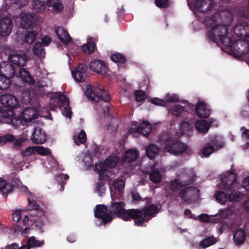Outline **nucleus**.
Returning a JSON list of instances; mask_svg holds the SVG:
<instances>
[{
  "label": "nucleus",
  "instance_id": "1",
  "mask_svg": "<svg viewBox=\"0 0 249 249\" xmlns=\"http://www.w3.org/2000/svg\"><path fill=\"white\" fill-rule=\"evenodd\" d=\"M205 23L208 28H211L208 34L210 39L213 41L220 40L226 46H232L236 41L229 36L227 25H216L213 18L206 19Z\"/></svg>",
  "mask_w": 249,
  "mask_h": 249
},
{
  "label": "nucleus",
  "instance_id": "2",
  "mask_svg": "<svg viewBox=\"0 0 249 249\" xmlns=\"http://www.w3.org/2000/svg\"><path fill=\"white\" fill-rule=\"evenodd\" d=\"M158 206L152 204L145 207L142 210L131 211L130 214L137 216L136 219V225L137 226L142 225L144 222L149 220L152 217L154 216L158 212Z\"/></svg>",
  "mask_w": 249,
  "mask_h": 249
},
{
  "label": "nucleus",
  "instance_id": "3",
  "mask_svg": "<svg viewBox=\"0 0 249 249\" xmlns=\"http://www.w3.org/2000/svg\"><path fill=\"white\" fill-rule=\"evenodd\" d=\"M177 178L171 181L170 188L174 191H178L181 187L192 183L196 179L194 175H190L188 171L183 169L178 173Z\"/></svg>",
  "mask_w": 249,
  "mask_h": 249
},
{
  "label": "nucleus",
  "instance_id": "4",
  "mask_svg": "<svg viewBox=\"0 0 249 249\" xmlns=\"http://www.w3.org/2000/svg\"><path fill=\"white\" fill-rule=\"evenodd\" d=\"M86 96L90 100L98 102L100 99L105 102L110 100L109 94L104 91L102 88L96 89L93 90L91 85H87L86 87Z\"/></svg>",
  "mask_w": 249,
  "mask_h": 249
},
{
  "label": "nucleus",
  "instance_id": "5",
  "mask_svg": "<svg viewBox=\"0 0 249 249\" xmlns=\"http://www.w3.org/2000/svg\"><path fill=\"white\" fill-rule=\"evenodd\" d=\"M187 149L185 144L170 138L165 142V150L174 155L182 154Z\"/></svg>",
  "mask_w": 249,
  "mask_h": 249
},
{
  "label": "nucleus",
  "instance_id": "6",
  "mask_svg": "<svg viewBox=\"0 0 249 249\" xmlns=\"http://www.w3.org/2000/svg\"><path fill=\"white\" fill-rule=\"evenodd\" d=\"M118 160L117 157L115 156H109L104 162L96 163L95 169L100 175L106 171H107V173H108V169L114 167L116 165Z\"/></svg>",
  "mask_w": 249,
  "mask_h": 249
},
{
  "label": "nucleus",
  "instance_id": "7",
  "mask_svg": "<svg viewBox=\"0 0 249 249\" xmlns=\"http://www.w3.org/2000/svg\"><path fill=\"white\" fill-rule=\"evenodd\" d=\"M242 197V194L239 192H234L229 195H227L222 191H219L215 194L216 200L219 203L224 204L227 201H238Z\"/></svg>",
  "mask_w": 249,
  "mask_h": 249
},
{
  "label": "nucleus",
  "instance_id": "8",
  "mask_svg": "<svg viewBox=\"0 0 249 249\" xmlns=\"http://www.w3.org/2000/svg\"><path fill=\"white\" fill-rule=\"evenodd\" d=\"M94 216L101 219L102 220L101 224L102 222L106 223L113 219L110 212L107 211V206L104 205H99L96 206L94 211Z\"/></svg>",
  "mask_w": 249,
  "mask_h": 249
},
{
  "label": "nucleus",
  "instance_id": "9",
  "mask_svg": "<svg viewBox=\"0 0 249 249\" xmlns=\"http://www.w3.org/2000/svg\"><path fill=\"white\" fill-rule=\"evenodd\" d=\"M233 31L235 35L241 39L249 37V24L246 22H238L234 26Z\"/></svg>",
  "mask_w": 249,
  "mask_h": 249
},
{
  "label": "nucleus",
  "instance_id": "10",
  "mask_svg": "<svg viewBox=\"0 0 249 249\" xmlns=\"http://www.w3.org/2000/svg\"><path fill=\"white\" fill-rule=\"evenodd\" d=\"M0 102L4 107L14 109L19 106V101L17 97L10 94H6L0 96Z\"/></svg>",
  "mask_w": 249,
  "mask_h": 249
},
{
  "label": "nucleus",
  "instance_id": "11",
  "mask_svg": "<svg viewBox=\"0 0 249 249\" xmlns=\"http://www.w3.org/2000/svg\"><path fill=\"white\" fill-rule=\"evenodd\" d=\"M26 219L27 221L30 220L33 222L36 227L40 229L43 225V212L42 210L38 211V212H32L29 217L27 215L25 216L24 222H25Z\"/></svg>",
  "mask_w": 249,
  "mask_h": 249
},
{
  "label": "nucleus",
  "instance_id": "12",
  "mask_svg": "<svg viewBox=\"0 0 249 249\" xmlns=\"http://www.w3.org/2000/svg\"><path fill=\"white\" fill-rule=\"evenodd\" d=\"M20 25L23 28H28L33 26L36 21L34 14L22 12L19 15Z\"/></svg>",
  "mask_w": 249,
  "mask_h": 249
},
{
  "label": "nucleus",
  "instance_id": "13",
  "mask_svg": "<svg viewBox=\"0 0 249 249\" xmlns=\"http://www.w3.org/2000/svg\"><path fill=\"white\" fill-rule=\"evenodd\" d=\"M124 182L122 179H117L113 181L111 188V196L112 199L119 198L124 192Z\"/></svg>",
  "mask_w": 249,
  "mask_h": 249
},
{
  "label": "nucleus",
  "instance_id": "14",
  "mask_svg": "<svg viewBox=\"0 0 249 249\" xmlns=\"http://www.w3.org/2000/svg\"><path fill=\"white\" fill-rule=\"evenodd\" d=\"M14 109H2L0 110V114L2 117V121L7 124H17L19 120L15 116Z\"/></svg>",
  "mask_w": 249,
  "mask_h": 249
},
{
  "label": "nucleus",
  "instance_id": "15",
  "mask_svg": "<svg viewBox=\"0 0 249 249\" xmlns=\"http://www.w3.org/2000/svg\"><path fill=\"white\" fill-rule=\"evenodd\" d=\"M23 120L26 122H31L39 116L37 110L33 107L25 108L21 113Z\"/></svg>",
  "mask_w": 249,
  "mask_h": 249
},
{
  "label": "nucleus",
  "instance_id": "16",
  "mask_svg": "<svg viewBox=\"0 0 249 249\" xmlns=\"http://www.w3.org/2000/svg\"><path fill=\"white\" fill-rule=\"evenodd\" d=\"M198 190L195 187H185L179 194V196L185 201H189L193 198L196 197L198 194Z\"/></svg>",
  "mask_w": 249,
  "mask_h": 249
},
{
  "label": "nucleus",
  "instance_id": "17",
  "mask_svg": "<svg viewBox=\"0 0 249 249\" xmlns=\"http://www.w3.org/2000/svg\"><path fill=\"white\" fill-rule=\"evenodd\" d=\"M57 99L62 104L61 107V110L62 114L67 117L71 118L72 114L70 107L69 106V101L67 97L62 94H59L57 96Z\"/></svg>",
  "mask_w": 249,
  "mask_h": 249
},
{
  "label": "nucleus",
  "instance_id": "18",
  "mask_svg": "<svg viewBox=\"0 0 249 249\" xmlns=\"http://www.w3.org/2000/svg\"><path fill=\"white\" fill-rule=\"evenodd\" d=\"M91 70L101 74H105L107 71V69L105 63L100 60H94L89 64Z\"/></svg>",
  "mask_w": 249,
  "mask_h": 249
},
{
  "label": "nucleus",
  "instance_id": "19",
  "mask_svg": "<svg viewBox=\"0 0 249 249\" xmlns=\"http://www.w3.org/2000/svg\"><path fill=\"white\" fill-rule=\"evenodd\" d=\"M179 101L178 97L177 95L172 94H167L165 97V100H161L158 98H152L150 99V102L155 105L164 107L166 103H174Z\"/></svg>",
  "mask_w": 249,
  "mask_h": 249
},
{
  "label": "nucleus",
  "instance_id": "20",
  "mask_svg": "<svg viewBox=\"0 0 249 249\" xmlns=\"http://www.w3.org/2000/svg\"><path fill=\"white\" fill-rule=\"evenodd\" d=\"M236 179V177L234 173L227 172L222 175L220 182L224 188L229 189Z\"/></svg>",
  "mask_w": 249,
  "mask_h": 249
},
{
  "label": "nucleus",
  "instance_id": "21",
  "mask_svg": "<svg viewBox=\"0 0 249 249\" xmlns=\"http://www.w3.org/2000/svg\"><path fill=\"white\" fill-rule=\"evenodd\" d=\"M12 30V21L10 18L5 17L0 19V35H9Z\"/></svg>",
  "mask_w": 249,
  "mask_h": 249
},
{
  "label": "nucleus",
  "instance_id": "22",
  "mask_svg": "<svg viewBox=\"0 0 249 249\" xmlns=\"http://www.w3.org/2000/svg\"><path fill=\"white\" fill-rule=\"evenodd\" d=\"M31 140L34 143L42 144L46 140V134L40 127H36L31 136Z\"/></svg>",
  "mask_w": 249,
  "mask_h": 249
},
{
  "label": "nucleus",
  "instance_id": "23",
  "mask_svg": "<svg viewBox=\"0 0 249 249\" xmlns=\"http://www.w3.org/2000/svg\"><path fill=\"white\" fill-rule=\"evenodd\" d=\"M212 0H197L194 2V8L201 12H207L212 7Z\"/></svg>",
  "mask_w": 249,
  "mask_h": 249
},
{
  "label": "nucleus",
  "instance_id": "24",
  "mask_svg": "<svg viewBox=\"0 0 249 249\" xmlns=\"http://www.w3.org/2000/svg\"><path fill=\"white\" fill-rule=\"evenodd\" d=\"M87 70V67L85 65L80 64L75 71L71 72L74 79L77 82H83L85 79Z\"/></svg>",
  "mask_w": 249,
  "mask_h": 249
},
{
  "label": "nucleus",
  "instance_id": "25",
  "mask_svg": "<svg viewBox=\"0 0 249 249\" xmlns=\"http://www.w3.org/2000/svg\"><path fill=\"white\" fill-rule=\"evenodd\" d=\"M151 130V127L150 124L147 121H143L141 123L139 126L134 130L133 128H131L129 130L130 133L133 134L137 132L139 133H141L144 136H146L149 134Z\"/></svg>",
  "mask_w": 249,
  "mask_h": 249
},
{
  "label": "nucleus",
  "instance_id": "26",
  "mask_svg": "<svg viewBox=\"0 0 249 249\" xmlns=\"http://www.w3.org/2000/svg\"><path fill=\"white\" fill-rule=\"evenodd\" d=\"M9 59L16 65L24 66L27 60V57L24 53H14L9 56Z\"/></svg>",
  "mask_w": 249,
  "mask_h": 249
},
{
  "label": "nucleus",
  "instance_id": "27",
  "mask_svg": "<svg viewBox=\"0 0 249 249\" xmlns=\"http://www.w3.org/2000/svg\"><path fill=\"white\" fill-rule=\"evenodd\" d=\"M196 112L198 117L206 118L210 115V109L206 104L202 101L198 102L196 107Z\"/></svg>",
  "mask_w": 249,
  "mask_h": 249
},
{
  "label": "nucleus",
  "instance_id": "28",
  "mask_svg": "<svg viewBox=\"0 0 249 249\" xmlns=\"http://www.w3.org/2000/svg\"><path fill=\"white\" fill-rule=\"evenodd\" d=\"M55 33L59 39L64 43L67 44L71 41V38L64 28L58 27L55 30Z\"/></svg>",
  "mask_w": 249,
  "mask_h": 249
},
{
  "label": "nucleus",
  "instance_id": "29",
  "mask_svg": "<svg viewBox=\"0 0 249 249\" xmlns=\"http://www.w3.org/2000/svg\"><path fill=\"white\" fill-rule=\"evenodd\" d=\"M246 233L245 231L242 229H238L233 234V241L235 245L242 244L245 241Z\"/></svg>",
  "mask_w": 249,
  "mask_h": 249
},
{
  "label": "nucleus",
  "instance_id": "30",
  "mask_svg": "<svg viewBox=\"0 0 249 249\" xmlns=\"http://www.w3.org/2000/svg\"><path fill=\"white\" fill-rule=\"evenodd\" d=\"M124 204L121 202H117L113 203L110 207L109 212L110 214L113 217H114L115 214L121 215L124 213Z\"/></svg>",
  "mask_w": 249,
  "mask_h": 249
},
{
  "label": "nucleus",
  "instance_id": "31",
  "mask_svg": "<svg viewBox=\"0 0 249 249\" xmlns=\"http://www.w3.org/2000/svg\"><path fill=\"white\" fill-rule=\"evenodd\" d=\"M211 123L205 120L197 121L196 123L195 128L200 133H206L208 132Z\"/></svg>",
  "mask_w": 249,
  "mask_h": 249
},
{
  "label": "nucleus",
  "instance_id": "32",
  "mask_svg": "<svg viewBox=\"0 0 249 249\" xmlns=\"http://www.w3.org/2000/svg\"><path fill=\"white\" fill-rule=\"evenodd\" d=\"M0 71L1 72H5L7 77H13L14 76L15 71L13 66L10 64L3 63L0 65Z\"/></svg>",
  "mask_w": 249,
  "mask_h": 249
},
{
  "label": "nucleus",
  "instance_id": "33",
  "mask_svg": "<svg viewBox=\"0 0 249 249\" xmlns=\"http://www.w3.org/2000/svg\"><path fill=\"white\" fill-rule=\"evenodd\" d=\"M19 75L23 82L30 84H33L34 83V80L32 78L29 72L24 68L19 69Z\"/></svg>",
  "mask_w": 249,
  "mask_h": 249
},
{
  "label": "nucleus",
  "instance_id": "34",
  "mask_svg": "<svg viewBox=\"0 0 249 249\" xmlns=\"http://www.w3.org/2000/svg\"><path fill=\"white\" fill-rule=\"evenodd\" d=\"M159 147L154 144H151L146 149L147 157L150 159H154L159 154Z\"/></svg>",
  "mask_w": 249,
  "mask_h": 249
},
{
  "label": "nucleus",
  "instance_id": "35",
  "mask_svg": "<svg viewBox=\"0 0 249 249\" xmlns=\"http://www.w3.org/2000/svg\"><path fill=\"white\" fill-rule=\"evenodd\" d=\"M138 152L135 149L127 150L123 157V160L127 162L134 161L138 157Z\"/></svg>",
  "mask_w": 249,
  "mask_h": 249
},
{
  "label": "nucleus",
  "instance_id": "36",
  "mask_svg": "<svg viewBox=\"0 0 249 249\" xmlns=\"http://www.w3.org/2000/svg\"><path fill=\"white\" fill-rule=\"evenodd\" d=\"M186 111V107L180 105H176L169 109V113L176 116H179L183 112Z\"/></svg>",
  "mask_w": 249,
  "mask_h": 249
},
{
  "label": "nucleus",
  "instance_id": "37",
  "mask_svg": "<svg viewBox=\"0 0 249 249\" xmlns=\"http://www.w3.org/2000/svg\"><path fill=\"white\" fill-rule=\"evenodd\" d=\"M12 191V185L7 183L6 180L0 178V193L6 195Z\"/></svg>",
  "mask_w": 249,
  "mask_h": 249
},
{
  "label": "nucleus",
  "instance_id": "38",
  "mask_svg": "<svg viewBox=\"0 0 249 249\" xmlns=\"http://www.w3.org/2000/svg\"><path fill=\"white\" fill-rule=\"evenodd\" d=\"M162 176L157 169L152 170L149 174V179L153 183H159L161 180Z\"/></svg>",
  "mask_w": 249,
  "mask_h": 249
},
{
  "label": "nucleus",
  "instance_id": "39",
  "mask_svg": "<svg viewBox=\"0 0 249 249\" xmlns=\"http://www.w3.org/2000/svg\"><path fill=\"white\" fill-rule=\"evenodd\" d=\"M47 5L49 7H52L57 12H60L63 8L61 0H48Z\"/></svg>",
  "mask_w": 249,
  "mask_h": 249
},
{
  "label": "nucleus",
  "instance_id": "40",
  "mask_svg": "<svg viewBox=\"0 0 249 249\" xmlns=\"http://www.w3.org/2000/svg\"><path fill=\"white\" fill-rule=\"evenodd\" d=\"M12 185V187L13 188L14 186L17 187L18 188L20 189V190L24 192H28L27 187L22 184L21 182L19 180L18 178H13L11 180V183L10 184Z\"/></svg>",
  "mask_w": 249,
  "mask_h": 249
},
{
  "label": "nucleus",
  "instance_id": "41",
  "mask_svg": "<svg viewBox=\"0 0 249 249\" xmlns=\"http://www.w3.org/2000/svg\"><path fill=\"white\" fill-rule=\"evenodd\" d=\"M192 130V127L188 122L184 121L180 123L179 133L181 134L188 135Z\"/></svg>",
  "mask_w": 249,
  "mask_h": 249
},
{
  "label": "nucleus",
  "instance_id": "42",
  "mask_svg": "<svg viewBox=\"0 0 249 249\" xmlns=\"http://www.w3.org/2000/svg\"><path fill=\"white\" fill-rule=\"evenodd\" d=\"M42 47L41 43L38 42L35 44L33 49V53L38 57H44L45 56V51Z\"/></svg>",
  "mask_w": 249,
  "mask_h": 249
},
{
  "label": "nucleus",
  "instance_id": "43",
  "mask_svg": "<svg viewBox=\"0 0 249 249\" xmlns=\"http://www.w3.org/2000/svg\"><path fill=\"white\" fill-rule=\"evenodd\" d=\"M232 15L233 13L231 12V10H226L225 11H222L220 13L216 14L214 16V18L220 16L224 20L230 22L232 20Z\"/></svg>",
  "mask_w": 249,
  "mask_h": 249
},
{
  "label": "nucleus",
  "instance_id": "44",
  "mask_svg": "<svg viewBox=\"0 0 249 249\" xmlns=\"http://www.w3.org/2000/svg\"><path fill=\"white\" fill-rule=\"evenodd\" d=\"M82 162L86 168L89 169L93 164L91 155L88 152L84 153Z\"/></svg>",
  "mask_w": 249,
  "mask_h": 249
},
{
  "label": "nucleus",
  "instance_id": "45",
  "mask_svg": "<svg viewBox=\"0 0 249 249\" xmlns=\"http://www.w3.org/2000/svg\"><path fill=\"white\" fill-rule=\"evenodd\" d=\"M10 85V81L6 75L0 74V89L4 90L8 89Z\"/></svg>",
  "mask_w": 249,
  "mask_h": 249
},
{
  "label": "nucleus",
  "instance_id": "46",
  "mask_svg": "<svg viewBox=\"0 0 249 249\" xmlns=\"http://www.w3.org/2000/svg\"><path fill=\"white\" fill-rule=\"evenodd\" d=\"M44 243L43 240H38L34 236L30 237L27 241V244L31 248L40 247Z\"/></svg>",
  "mask_w": 249,
  "mask_h": 249
},
{
  "label": "nucleus",
  "instance_id": "47",
  "mask_svg": "<svg viewBox=\"0 0 249 249\" xmlns=\"http://www.w3.org/2000/svg\"><path fill=\"white\" fill-rule=\"evenodd\" d=\"M33 6L37 12H42L46 8L45 3L39 0H33Z\"/></svg>",
  "mask_w": 249,
  "mask_h": 249
},
{
  "label": "nucleus",
  "instance_id": "48",
  "mask_svg": "<svg viewBox=\"0 0 249 249\" xmlns=\"http://www.w3.org/2000/svg\"><path fill=\"white\" fill-rule=\"evenodd\" d=\"M74 142L78 145L84 143L87 140L86 135L84 131L81 130L80 132L75 136L74 138Z\"/></svg>",
  "mask_w": 249,
  "mask_h": 249
},
{
  "label": "nucleus",
  "instance_id": "49",
  "mask_svg": "<svg viewBox=\"0 0 249 249\" xmlns=\"http://www.w3.org/2000/svg\"><path fill=\"white\" fill-rule=\"evenodd\" d=\"M37 33L34 30L27 33L24 37V42L28 44L32 43L35 40Z\"/></svg>",
  "mask_w": 249,
  "mask_h": 249
},
{
  "label": "nucleus",
  "instance_id": "50",
  "mask_svg": "<svg viewBox=\"0 0 249 249\" xmlns=\"http://www.w3.org/2000/svg\"><path fill=\"white\" fill-rule=\"evenodd\" d=\"M217 242V240L213 236H211L208 238H206L200 242V245L201 247L206 248H207Z\"/></svg>",
  "mask_w": 249,
  "mask_h": 249
},
{
  "label": "nucleus",
  "instance_id": "51",
  "mask_svg": "<svg viewBox=\"0 0 249 249\" xmlns=\"http://www.w3.org/2000/svg\"><path fill=\"white\" fill-rule=\"evenodd\" d=\"M215 151V148L213 146L207 144L203 148L201 156L207 158Z\"/></svg>",
  "mask_w": 249,
  "mask_h": 249
},
{
  "label": "nucleus",
  "instance_id": "52",
  "mask_svg": "<svg viewBox=\"0 0 249 249\" xmlns=\"http://www.w3.org/2000/svg\"><path fill=\"white\" fill-rule=\"evenodd\" d=\"M95 47L94 43L91 41H89L86 44L82 46V49L84 52L90 53L94 51Z\"/></svg>",
  "mask_w": 249,
  "mask_h": 249
},
{
  "label": "nucleus",
  "instance_id": "53",
  "mask_svg": "<svg viewBox=\"0 0 249 249\" xmlns=\"http://www.w3.org/2000/svg\"><path fill=\"white\" fill-rule=\"evenodd\" d=\"M27 139L23 136H20L16 138L15 137L13 143V147L15 149H20L23 145V143L26 141Z\"/></svg>",
  "mask_w": 249,
  "mask_h": 249
},
{
  "label": "nucleus",
  "instance_id": "54",
  "mask_svg": "<svg viewBox=\"0 0 249 249\" xmlns=\"http://www.w3.org/2000/svg\"><path fill=\"white\" fill-rule=\"evenodd\" d=\"M36 153L41 156H46L50 155L51 151L48 148H46L42 146H35Z\"/></svg>",
  "mask_w": 249,
  "mask_h": 249
},
{
  "label": "nucleus",
  "instance_id": "55",
  "mask_svg": "<svg viewBox=\"0 0 249 249\" xmlns=\"http://www.w3.org/2000/svg\"><path fill=\"white\" fill-rule=\"evenodd\" d=\"M241 130H242V137L243 139L247 142L245 147L246 148H249V129L243 126L241 128Z\"/></svg>",
  "mask_w": 249,
  "mask_h": 249
},
{
  "label": "nucleus",
  "instance_id": "56",
  "mask_svg": "<svg viewBox=\"0 0 249 249\" xmlns=\"http://www.w3.org/2000/svg\"><path fill=\"white\" fill-rule=\"evenodd\" d=\"M131 211H138V210H137V209L129 210L126 212H125L124 211V213H123V214H121V215H122V218L125 221H128V220H130L131 219H134L135 224H136V219L137 216H135V215H133L132 214H130V212Z\"/></svg>",
  "mask_w": 249,
  "mask_h": 249
},
{
  "label": "nucleus",
  "instance_id": "57",
  "mask_svg": "<svg viewBox=\"0 0 249 249\" xmlns=\"http://www.w3.org/2000/svg\"><path fill=\"white\" fill-rule=\"evenodd\" d=\"M15 137L11 135H6L0 137V145H3L8 142H14Z\"/></svg>",
  "mask_w": 249,
  "mask_h": 249
},
{
  "label": "nucleus",
  "instance_id": "58",
  "mask_svg": "<svg viewBox=\"0 0 249 249\" xmlns=\"http://www.w3.org/2000/svg\"><path fill=\"white\" fill-rule=\"evenodd\" d=\"M111 60L115 62L123 63L125 61L124 56L120 53H114L111 56Z\"/></svg>",
  "mask_w": 249,
  "mask_h": 249
},
{
  "label": "nucleus",
  "instance_id": "59",
  "mask_svg": "<svg viewBox=\"0 0 249 249\" xmlns=\"http://www.w3.org/2000/svg\"><path fill=\"white\" fill-rule=\"evenodd\" d=\"M232 213V210L231 209H225L220 211L215 216H220L222 218H225L231 215Z\"/></svg>",
  "mask_w": 249,
  "mask_h": 249
},
{
  "label": "nucleus",
  "instance_id": "60",
  "mask_svg": "<svg viewBox=\"0 0 249 249\" xmlns=\"http://www.w3.org/2000/svg\"><path fill=\"white\" fill-rule=\"evenodd\" d=\"M36 153L35 146H30L21 152L23 157H28Z\"/></svg>",
  "mask_w": 249,
  "mask_h": 249
},
{
  "label": "nucleus",
  "instance_id": "61",
  "mask_svg": "<svg viewBox=\"0 0 249 249\" xmlns=\"http://www.w3.org/2000/svg\"><path fill=\"white\" fill-rule=\"evenodd\" d=\"M29 205L31 208H32L34 212H37L36 210L39 211L38 209V206L36 204V202L34 200L32 195L29 196L28 197Z\"/></svg>",
  "mask_w": 249,
  "mask_h": 249
},
{
  "label": "nucleus",
  "instance_id": "62",
  "mask_svg": "<svg viewBox=\"0 0 249 249\" xmlns=\"http://www.w3.org/2000/svg\"><path fill=\"white\" fill-rule=\"evenodd\" d=\"M146 98L145 92L141 90H137L135 93V98L137 101L141 102Z\"/></svg>",
  "mask_w": 249,
  "mask_h": 249
},
{
  "label": "nucleus",
  "instance_id": "63",
  "mask_svg": "<svg viewBox=\"0 0 249 249\" xmlns=\"http://www.w3.org/2000/svg\"><path fill=\"white\" fill-rule=\"evenodd\" d=\"M96 191L100 196H102L105 193V189L101 180L99 181L96 184Z\"/></svg>",
  "mask_w": 249,
  "mask_h": 249
},
{
  "label": "nucleus",
  "instance_id": "64",
  "mask_svg": "<svg viewBox=\"0 0 249 249\" xmlns=\"http://www.w3.org/2000/svg\"><path fill=\"white\" fill-rule=\"evenodd\" d=\"M197 217V218H199L200 220L203 222H209L212 221V217L205 213L201 214Z\"/></svg>",
  "mask_w": 249,
  "mask_h": 249
}]
</instances>
